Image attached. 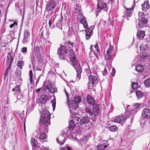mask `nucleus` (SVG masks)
Instances as JSON below:
<instances>
[{
    "label": "nucleus",
    "instance_id": "nucleus-1",
    "mask_svg": "<svg viewBox=\"0 0 150 150\" xmlns=\"http://www.w3.org/2000/svg\"><path fill=\"white\" fill-rule=\"evenodd\" d=\"M50 113L48 111H47L44 109H42V110L40 125L41 124L43 126L46 127L45 128H47V126L49 125V122H50L49 124L50 125Z\"/></svg>",
    "mask_w": 150,
    "mask_h": 150
},
{
    "label": "nucleus",
    "instance_id": "nucleus-2",
    "mask_svg": "<svg viewBox=\"0 0 150 150\" xmlns=\"http://www.w3.org/2000/svg\"><path fill=\"white\" fill-rule=\"evenodd\" d=\"M70 59L72 62L73 66L76 71L77 78H78L79 80L80 78L81 74L82 72V69L79 64L76 63L75 61L76 58H75V55L74 54H72L70 55Z\"/></svg>",
    "mask_w": 150,
    "mask_h": 150
},
{
    "label": "nucleus",
    "instance_id": "nucleus-3",
    "mask_svg": "<svg viewBox=\"0 0 150 150\" xmlns=\"http://www.w3.org/2000/svg\"><path fill=\"white\" fill-rule=\"evenodd\" d=\"M58 1V0H50L47 2L46 5V11L49 12L53 10L56 7Z\"/></svg>",
    "mask_w": 150,
    "mask_h": 150
},
{
    "label": "nucleus",
    "instance_id": "nucleus-4",
    "mask_svg": "<svg viewBox=\"0 0 150 150\" xmlns=\"http://www.w3.org/2000/svg\"><path fill=\"white\" fill-rule=\"evenodd\" d=\"M68 104L69 107V109L70 114H74L75 112L74 111L77 110L79 107L78 104L76 103L75 102L71 100L68 102Z\"/></svg>",
    "mask_w": 150,
    "mask_h": 150
},
{
    "label": "nucleus",
    "instance_id": "nucleus-5",
    "mask_svg": "<svg viewBox=\"0 0 150 150\" xmlns=\"http://www.w3.org/2000/svg\"><path fill=\"white\" fill-rule=\"evenodd\" d=\"M45 128L43 126L40 127L38 129V131L39 132L38 134H40L39 139L40 140H44L47 138V135L45 133Z\"/></svg>",
    "mask_w": 150,
    "mask_h": 150
},
{
    "label": "nucleus",
    "instance_id": "nucleus-6",
    "mask_svg": "<svg viewBox=\"0 0 150 150\" xmlns=\"http://www.w3.org/2000/svg\"><path fill=\"white\" fill-rule=\"evenodd\" d=\"M98 9L99 11H100L102 9L103 10L105 11H107L108 8L107 7L106 4L103 2L102 0H97Z\"/></svg>",
    "mask_w": 150,
    "mask_h": 150
},
{
    "label": "nucleus",
    "instance_id": "nucleus-7",
    "mask_svg": "<svg viewBox=\"0 0 150 150\" xmlns=\"http://www.w3.org/2000/svg\"><path fill=\"white\" fill-rule=\"evenodd\" d=\"M138 20L139 21L138 24L136 25V28L137 29H139L143 27L144 26L147 24L148 21L146 18H143L141 19H138Z\"/></svg>",
    "mask_w": 150,
    "mask_h": 150
},
{
    "label": "nucleus",
    "instance_id": "nucleus-8",
    "mask_svg": "<svg viewBox=\"0 0 150 150\" xmlns=\"http://www.w3.org/2000/svg\"><path fill=\"white\" fill-rule=\"evenodd\" d=\"M94 26L93 25L91 26L90 28H88L85 30L86 38V40H88L93 34V30Z\"/></svg>",
    "mask_w": 150,
    "mask_h": 150
},
{
    "label": "nucleus",
    "instance_id": "nucleus-9",
    "mask_svg": "<svg viewBox=\"0 0 150 150\" xmlns=\"http://www.w3.org/2000/svg\"><path fill=\"white\" fill-rule=\"evenodd\" d=\"M45 87L47 89V90L50 93H53L55 91V92H57V91H55V88L52 85L50 81L48 82Z\"/></svg>",
    "mask_w": 150,
    "mask_h": 150
},
{
    "label": "nucleus",
    "instance_id": "nucleus-10",
    "mask_svg": "<svg viewBox=\"0 0 150 150\" xmlns=\"http://www.w3.org/2000/svg\"><path fill=\"white\" fill-rule=\"evenodd\" d=\"M125 120L124 117L123 116H117L112 120L113 122L119 123H122Z\"/></svg>",
    "mask_w": 150,
    "mask_h": 150
},
{
    "label": "nucleus",
    "instance_id": "nucleus-11",
    "mask_svg": "<svg viewBox=\"0 0 150 150\" xmlns=\"http://www.w3.org/2000/svg\"><path fill=\"white\" fill-rule=\"evenodd\" d=\"M48 96L47 95H42L40 96L39 98L38 103L41 104H43L46 103L47 100L48 99Z\"/></svg>",
    "mask_w": 150,
    "mask_h": 150
},
{
    "label": "nucleus",
    "instance_id": "nucleus-12",
    "mask_svg": "<svg viewBox=\"0 0 150 150\" xmlns=\"http://www.w3.org/2000/svg\"><path fill=\"white\" fill-rule=\"evenodd\" d=\"M88 83L90 86H93L94 85L95 82L97 81V78L95 76L90 75L88 77Z\"/></svg>",
    "mask_w": 150,
    "mask_h": 150
},
{
    "label": "nucleus",
    "instance_id": "nucleus-13",
    "mask_svg": "<svg viewBox=\"0 0 150 150\" xmlns=\"http://www.w3.org/2000/svg\"><path fill=\"white\" fill-rule=\"evenodd\" d=\"M142 115L144 118H150V110L147 108L144 109L142 112Z\"/></svg>",
    "mask_w": 150,
    "mask_h": 150
},
{
    "label": "nucleus",
    "instance_id": "nucleus-14",
    "mask_svg": "<svg viewBox=\"0 0 150 150\" xmlns=\"http://www.w3.org/2000/svg\"><path fill=\"white\" fill-rule=\"evenodd\" d=\"M113 50V47L112 46H110L107 51L105 56V58L108 60H109L111 57V54Z\"/></svg>",
    "mask_w": 150,
    "mask_h": 150
},
{
    "label": "nucleus",
    "instance_id": "nucleus-15",
    "mask_svg": "<svg viewBox=\"0 0 150 150\" xmlns=\"http://www.w3.org/2000/svg\"><path fill=\"white\" fill-rule=\"evenodd\" d=\"M90 122V118L88 117H83L80 120L79 123L81 125L87 124Z\"/></svg>",
    "mask_w": 150,
    "mask_h": 150
},
{
    "label": "nucleus",
    "instance_id": "nucleus-16",
    "mask_svg": "<svg viewBox=\"0 0 150 150\" xmlns=\"http://www.w3.org/2000/svg\"><path fill=\"white\" fill-rule=\"evenodd\" d=\"M67 47L64 46H62L58 49L57 51V54H64L67 53Z\"/></svg>",
    "mask_w": 150,
    "mask_h": 150
},
{
    "label": "nucleus",
    "instance_id": "nucleus-17",
    "mask_svg": "<svg viewBox=\"0 0 150 150\" xmlns=\"http://www.w3.org/2000/svg\"><path fill=\"white\" fill-rule=\"evenodd\" d=\"M149 1H144L143 4H142V10L143 11H146L150 8V6L149 3Z\"/></svg>",
    "mask_w": 150,
    "mask_h": 150
},
{
    "label": "nucleus",
    "instance_id": "nucleus-18",
    "mask_svg": "<svg viewBox=\"0 0 150 150\" xmlns=\"http://www.w3.org/2000/svg\"><path fill=\"white\" fill-rule=\"evenodd\" d=\"M93 107V114L95 116L97 115L100 111L99 105L95 104H94Z\"/></svg>",
    "mask_w": 150,
    "mask_h": 150
},
{
    "label": "nucleus",
    "instance_id": "nucleus-19",
    "mask_svg": "<svg viewBox=\"0 0 150 150\" xmlns=\"http://www.w3.org/2000/svg\"><path fill=\"white\" fill-rule=\"evenodd\" d=\"M65 141L64 137L63 135H60L57 139V143L62 145L64 144Z\"/></svg>",
    "mask_w": 150,
    "mask_h": 150
},
{
    "label": "nucleus",
    "instance_id": "nucleus-20",
    "mask_svg": "<svg viewBox=\"0 0 150 150\" xmlns=\"http://www.w3.org/2000/svg\"><path fill=\"white\" fill-rule=\"evenodd\" d=\"M13 60V58L11 56V54L10 53H8L7 57L6 64L11 67V64Z\"/></svg>",
    "mask_w": 150,
    "mask_h": 150
},
{
    "label": "nucleus",
    "instance_id": "nucleus-21",
    "mask_svg": "<svg viewBox=\"0 0 150 150\" xmlns=\"http://www.w3.org/2000/svg\"><path fill=\"white\" fill-rule=\"evenodd\" d=\"M87 101L89 104L91 105H93L94 104L95 101L93 98L91 96L88 95L87 97Z\"/></svg>",
    "mask_w": 150,
    "mask_h": 150
},
{
    "label": "nucleus",
    "instance_id": "nucleus-22",
    "mask_svg": "<svg viewBox=\"0 0 150 150\" xmlns=\"http://www.w3.org/2000/svg\"><path fill=\"white\" fill-rule=\"evenodd\" d=\"M145 35V32L143 31H138L137 33V36L140 40L142 39Z\"/></svg>",
    "mask_w": 150,
    "mask_h": 150
},
{
    "label": "nucleus",
    "instance_id": "nucleus-23",
    "mask_svg": "<svg viewBox=\"0 0 150 150\" xmlns=\"http://www.w3.org/2000/svg\"><path fill=\"white\" fill-rule=\"evenodd\" d=\"M12 91L15 92V95H17L18 93H20L21 91V86L20 85H16L15 88H13Z\"/></svg>",
    "mask_w": 150,
    "mask_h": 150
},
{
    "label": "nucleus",
    "instance_id": "nucleus-24",
    "mask_svg": "<svg viewBox=\"0 0 150 150\" xmlns=\"http://www.w3.org/2000/svg\"><path fill=\"white\" fill-rule=\"evenodd\" d=\"M136 70L138 72L141 73L144 70V67L142 65L138 64L136 66Z\"/></svg>",
    "mask_w": 150,
    "mask_h": 150
},
{
    "label": "nucleus",
    "instance_id": "nucleus-25",
    "mask_svg": "<svg viewBox=\"0 0 150 150\" xmlns=\"http://www.w3.org/2000/svg\"><path fill=\"white\" fill-rule=\"evenodd\" d=\"M132 8H127L124 15L125 17L127 18L131 16L132 14Z\"/></svg>",
    "mask_w": 150,
    "mask_h": 150
},
{
    "label": "nucleus",
    "instance_id": "nucleus-26",
    "mask_svg": "<svg viewBox=\"0 0 150 150\" xmlns=\"http://www.w3.org/2000/svg\"><path fill=\"white\" fill-rule=\"evenodd\" d=\"M74 14L75 16L79 17L82 15V12L81 8H76L74 11Z\"/></svg>",
    "mask_w": 150,
    "mask_h": 150
},
{
    "label": "nucleus",
    "instance_id": "nucleus-27",
    "mask_svg": "<svg viewBox=\"0 0 150 150\" xmlns=\"http://www.w3.org/2000/svg\"><path fill=\"white\" fill-rule=\"evenodd\" d=\"M40 49L39 47L34 46L33 54L34 55L37 56L40 54Z\"/></svg>",
    "mask_w": 150,
    "mask_h": 150
},
{
    "label": "nucleus",
    "instance_id": "nucleus-28",
    "mask_svg": "<svg viewBox=\"0 0 150 150\" xmlns=\"http://www.w3.org/2000/svg\"><path fill=\"white\" fill-rule=\"evenodd\" d=\"M63 21V17L62 15L60 16V17L59 20H58V23H57L56 24V27L59 29H60L61 30H62V25L61 22Z\"/></svg>",
    "mask_w": 150,
    "mask_h": 150
},
{
    "label": "nucleus",
    "instance_id": "nucleus-29",
    "mask_svg": "<svg viewBox=\"0 0 150 150\" xmlns=\"http://www.w3.org/2000/svg\"><path fill=\"white\" fill-rule=\"evenodd\" d=\"M31 143L33 149L34 150V149H35L37 146L38 142L34 138H32L31 141Z\"/></svg>",
    "mask_w": 150,
    "mask_h": 150
},
{
    "label": "nucleus",
    "instance_id": "nucleus-30",
    "mask_svg": "<svg viewBox=\"0 0 150 150\" xmlns=\"http://www.w3.org/2000/svg\"><path fill=\"white\" fill-rule=\"evenodd\" d=\"M64 44V46L65 47H67V48L69 47L71 49V48L73 47L74 43L69 41H68L66 42Z\"/></svg>",
    "mask_w": 150,
    "mask_h": 150
},
{
    "label": "nucleus",
    "instance_id": "nucleus-31",
    "mask_svg": "<svg viewBox=\"0 0 150 150\" xmlns=\"http://www.w3.org/2000/svg\"><path fill=\"white\" fill-rule=\"evenodd\" d=\"M98 150H103L107 147L105 144H98L96 146Z\"/></svg>",
    "mask_w": 150,
    "mask_h": 150
},
{
    "label": "nucleus",
    "instance_id": "nucleus-32",
    "mask_svg": "<svg viewBox=\"0 0 150 150\" xmlns=\"http://www.w3.org/2000/svg\"><path fill=\"white\" fill-rule=\"evenodd\" d=\"M17 99L22 101H24L25 98L24 97L23 94L21 92L20 93H18L17 94Z\"/></svg>",
    "mask_w": 150,
    "mask_h": 150
},
{
    "label": "nucleus",
    "instance_id": "nucleus-33",
    "mask_svg": "<svg viewBox=\"0 0 150 150\" xmlns=\"http://www.w3.org/2000/svg\"><path fill=\"white\" fill-rule=\"evenodd\" d=\"M69 128L71 130L73 129L75 126V122L73 119L71 120L69 122Z\"/></svg>",
    "mask_w": 150,
    "mask_h": 150
},
{
    "label": "nucleus",
    "instance_id": "nucleus-34",
    "mask_svg": "<svg viewBox=\"0 0 150 150\" xmlns=\"http://www.w3.org/2000/svg\"><path fill=\"white\" fill-rule=\"evenodd\" d=\"M86 112L90 117H92L93 114V112L91 111V109L89 107H86L85 108Z\"/></svg>",
    "mask_w": 150,
    "mask_h": 150
},
{
    "label": "nucleus",
    "instance_id": "nucleus-35",
    "mask_svg": "<svg viewBox=\"0 0 150 150\" xmlns=\"http://www.w3.org/2000/svg\"><path fill=\"white\" fill-rule=\"evenodd\" d=\"M136 95L138 99H139L142 98L143 96V94L140 91L137 90L136 92Z\"/></svg>",
    "mask_w": 150,
    "mask_h": 150
},
{
    "label": "nucleus",
    "instance_id": "nucleus-36",
    "mask_svg": "<svg viewBox=\"0 0 150 150\" xmlns=\"http://www.w3.org/2000/svg\"><path fill=\"white\" fill-rule=\"evenodd\" d=\"M16 65L21 69H22L24 65V62L23 61H18Z\"/></svg>",
    "mask_w": 150,
    "mask_h": 150
},
{
    "label": "nucleus",
    "instance_id": "nucleus-37",
    "mask_svg": "<svg viewBox=\"0 0 150 150\" xmlns=\"http://www.w3.org/2000/svg\"><path fill=\"white\" fill-rule=\"evenodd\" d=\"M11 67L10 66H9L7 68L6 70L5 71L4 75V81L5 80V79L6 78L8 71H9L11 69Z\"/></svg>",
    "mask_w": 150,
    "mask_h": 150
},
{
    "label": "nucleus",
    "instance_id": "nucleus-38",
    "mask_svg": "<svg viewBox=\"0 0 150 150\" xmlns=\"http://www.w3.org/2000/svg\"><path fill=\"white\" fill-rule=\"evenodd\" d=\"M76 112H75L74 114H73V113L71 115L70 114V116L71 118H72L74 121H79V118L76 117Z\"/></svg>",
    "mask_w": 150,
    "mask_h": 150
},
{
    "label": "nucleus",
    "instance_id": "nucleus-39",
    "mask_svg": "<svg viewBox=\"0 0 150 150\" xmlns=\"http://www.w3.org/2000/svg\"><path fill=\"white\" fill-rule=\"evenodd\" d=\"M148 47L147 45H144L143 44L141 45L140 46V49L141 50L146 51L148 49Z\"/></svg>",
    "mask_w": 150,
    "mask_h": 150
},
{
    "label": "nucleus",
    "instance_id": "nucleus-40",
    "mask_svg": "<svg viewBox=\"0 0 150 150\" xmlns=\"http://www.w3.org/2000/svg\"><path fill=\"white\" fill-rule=\"evenodd\" d=\"M144 83L145 86L146 87L150 86V78H148L146 80H145L144 82Z\"/></svg>",
    "mask_w": 150,
    "mask_h": 150
},
{
    "label": "nucleus",
    "instance_id": "nucleus-41",
    "mask_svg": "<svg viewBox=\"0 0 150 150\" xmlns=\"http://www.w3.org/2000/svg\"><path fill=\"white\" fill-rule=\"evenodd\" d=\"M71 11L69 10L67 11L66 14L64 15V16L66 18V19H70V15Z\"/></svg>",
    "mask_w": 150,
    "mask_h": 150
},
{
    "label": "nucleus",
    "instance_id": "nucleus-42",
    "mask_svg": "<svg viewBox=\"0 0 150 150\" xmlns=\"http://www.w3.org/2000/svg\"><path fill=\"white\" fill-rule=\"evenodd\" d=\"M73 101L75 102L76 103L78 104L79 103L81 102V99L79 96H76L74 97V100Z\"/></svg>",
    "mask_w": 150,
    "mask_h": 150
},
{
    "label": "nucleus",
    "instance_id": "nucleus-43",
    "mask_svg": "<svg viewBox=\"0 0 150 150\" xmlns=\"http://www.w3.org/2000/svg\"><path fill=\"white\" fill-rule=\"evenodd\" d=\"M139 19H141L143 18H145V15L142 12H139L138 13Z\"/></svg>",
    "mask_w": 150,
    "mask_h": 150
},
{
    "label": "nucleus",
    "instance_id": "nucleus-44",
    "mask_svg": "<svg viewBox=\"0 0 150 150\" xmlns=\"http://www.w3.org/2000/svg\"><path fill=\"white\" fill-rule=\"evenodd\" d=\"M110 130L111 131L114 132L118 129L117 127L115 125H113L110 127Z\"/></svg>",
    "mask_w": 150,
    "mask_h": 150
},
{
    "label": "nucleus",
    "instance_id": "nucleus-45",
    "mask_svg": "<svg viewBox=\"0 0 150 150\" xmlns=\"http://www.w3.org/2000/svg\"><path fill=\"white\" fill-rule=\"evenodd\" d=\"M132 88L134 90H136L137 88H139L138 85L137 83H136L134 82H133L132 83Z\"/></svg>",
    "mask_w": 150,
    "mask_h": 150
},
{
    "label": "nucleus",
    "instance_id": "nucleus-46",
    "mask_svg": "<svg viewBox=\"0 0 150 150\" xmlns=\"http://www.w3.org/2000/svg\"><path fill=\"white\" fill-rule=\"evenodd\" d=\"M94 47L95 48L97 52H98V54L100 56H101L100 52L98 48V43L97 42V43L94 46Z\"/></svg>",
    "mask_w": 150,
    "mask_h": 150
},
{
    "label": "nucleus",
    "instance_id": "nucleus-47",
    "mask_svg": "<svg viewBox=\"0 0 150 150\" xmlns=\"http://www.w3.org/2000/svg\"><path fill=\"white\" fill-rule=\"evenodd\" d=\"M50 102L52 103V108L53 110L55 109L56 106V100L55 99H53L51 100Z\"/></svg>",
    "mask_w": 150,
    "mask_h": 150
},
{
    "label": "nucleus",
    "instance_id": "nucleus-48",
    "mask_svg": "<svg viewBox=\"0 0 150 150\" xmlns=\"http://www.w3.org/2000/svg\"><path fill=\"white\" fill-rule=\"evenodd\" d=\"M30 35V33L29 31L28 30H25L24 32V37L28 38Z\"/></svg>",
    "mask_w": 150,
    "mask_h": 150
},
{
    "label": "nucleus",
    "instance_id": "nucleus-49",
    "mask_svg": "<svg viewBox=\"0 0 150 150\" xmlns=\"http://www.w3.org/2000/svg\"><path fill=\"white\" fill-rule=\"evenodd\" d=\"M87 140V138L86 137H84L81 138L80 139V142L82 144H85Z\"/></svg>",
    "mask_w": 150,
    "mask_h": 150
},
{
    "label": "nucleus",
    "instance_id": "nucleus-50",
    "mask_svg": "<svg viewBox=\"0 0 150 150\" xmlns=\"http://www.w3.org/2000/svg\"><path fill=\"white\" fill-rule=\"evenodd\" d=\"M15 74L16 76L20 77L21 75V72L20 70H17L15 71Z\"/></svg>",
    "mask_w": 150,
    "mask_h": 150
},
{
    "label": "nucleus",
    "instance_id": "nucleus-51",
    "mask_svg": "<svg viewBox=\"0 0 150 150\" xmlns=\"http://www.w3.org/2000/svg\"><path fill=\"white\" fill-rule=\"evenodd\" d=\"M29 75L30 76V83H31L32 82L33 79V72L32 70H30L29 71Z\"/></svg>",
    "mask_w": 150,
    "mask_h": 150
},
{
    "label": "nucleus",
    "instance_id": "nucleus-52",
    "mask_svg": "<svg viewBox=\"0 0 150 150\" xmlns=\"http://www.w3.org/2000/svg\"><path fill=\"white\" fill-rule=\"evenodd\" d=\"M66 149L67 150H72L71 147L69 145H67L66 148L64 147H61L60 148V150H66Z\"/></svg>",
    "mask_w": 150,
    "mask_h": 150
},
{
    "label": "nucleus",
    "instance_id": "nucleus-53",
    "mask_svg": "<svg viewBox=\"0 0 150 150\" xmlns=\"http://www.w3.org/2000/svg\"><path fill=\"white\" fill-rule=\"evenodd\" d=\"M141 104L140 103H137L134 104L133 107L134 109H137L139 108L140 107Z\"/></svg>",
    "mask_w": 150,
    "mask_h": 150
},
{
    "label": "nucleus",
    "instance_id": "nucleus-54",
    "mask_svg": "<svg viewBox=\"0 0 150 150\" xmlns=\"http://www.w3.org/2000/svg\"><path fill=\"white\" fill-rule=\"evenodd\" d=\"M109 21V23H108V25H112V23L114 22V20L112 19H110V18L109 17L108 19V20L107 21V22H108Z\"/></svg>",
    "mask_w": 150,
    "mask_h": 150
},
{
    "label": "nucleus",
    "instance_id": "nucleus-55",
    "mask_svg": "<svg viewBox=\"0 0 150 150\" xmlns=\"http://www.w3.org/2000/svg\"><path fill=\"white\" fill-rule=\"evenodd\" d=\"M37 57L38 60L40 61L41 62L42 61V57L41 55H39Z\"/></svg>",
    "mask_w": 150,
    "mask_h": 150
},
{
    "label": "nucleus",
    "instance_id": "nucleus-56",
    "mask_svg": "<svg viewBox=\"0 0 150 150\" xmlns=\"http://www.w3.org/2000/svg\"><path fill=\"white\" fill-rule=\"evenodd\" d=\"M28 38L26 37H24L23 38L22 40V42L23 44L26 43L28 41Z\"/></svg>",
    "mask_w": 150,
    "mask_h": 150
},
{
    "label": "nucleus",
    "instance_id": "nucleus-57",
    "mask_svg": "<svg viewBox=\"0 0 150 150\" xmlns=\"http://www.w3.org/2000/svg\"><path fill=\"white\" fill-rule=\"evenodd\" d=\"M105 68L107 70L108 69L109 71L111 68V66L107 64L106 65Z\"/></svg>",
    "mask_w": 150,
    "mask_h": 150
},
{
    "label": "nucleus",
    "instance_id": "nucleus-58",
    "mask_svg": "<svg viewBox=\"0 0 150 150\" xmlns=\"http://www.w3.org/2000/svg\"><path fill=\"white\" fill-rule=\"evenodd\" d=\"M108 73L107 70L105 68L104 71L103 72V76H105Z\"/></svg>",
    "mask_w": 150,
    "mask_h": 150
},
{
    "label": "nucleus",
    "instance_id": "nucleus-59",
    "mask_svg": "<svg viewBox=\"0 0 150 150\" xmlns=\"http://www.w3.org/2000/svg\"><path fill=\"white\" fill-rule=\"evenodd\" d=\"M80 22V23L83 24H85V23L87 22L86 21V20L84 19L81 20Z\"/></svg>",
    "mask_w": 150,
    "mask_h": 150
},
{
    "label": "nucleus",
    "instance_id": "nucleus-60",
    "mask_svg": "<svg viewBox=\"0 0 150 150\" xmlns=\"http://www.w3.org/2000/svg\"><path fill=\"white\" fill-rule=\"evenodd\" d=\"M27 49L26 47H23L21 49V52L24 53L27 51Z\"/></svg>",
    "mask_w": 150,
    "mask_h": 150
},
{
    "label": "nucleus",
    "instance_id": "nucleus-61",
    "mask_svg": "<svg viewBox=\"0 0 150 150\" xmlns=\"http://www.w3.org/2000/svg\"><path fill=\"white\" fill-rule=\"evenodd\" d=\"M59 55V56L60 58L62 59H64V54H58Z\"/></svg>",
    "mask_w": 150,
    "mask_h": 150
},
{
    "label": "nucleus",
    "instance_id": "nucleus-62",
    "mask_svg": "<svg viewBox=\"0 0 150 150\" xmlns=\"http://www.w3.org/2000/svg\"><path fill=\"white\" fill-rule=\"evenodd\" d=\"M15 24H16V25L17 24L16 22H14L13 23V24H11V25H10L9 26H10V28H13V27L15 25Z\"/></svg>",
    "mask_w": 150,
    "mask_h": 150
},
{
    "label": "nucleus",
    "instance_id": "nucleus-63",
    "mask_svg": "<svg viewBox=\"0 0 150 150\" xmlns=\"http://www.w3.org/2000/svg\"><path fill=\"white\" fill-rule=\"evenodd\" d=\"M64 91L66 95V96L67 97V99H69V98H69V94H68V93L67 92V91L65 89H64Z\"/></svg>",
    "mask_w": 150,
    "mask_h": 150
},
{
    "label": "nucleus",
    "instance_id": "nucleus-64",
    "mask_svg": "<svg viewBox=\"0 0 150 150\" xmlns=\"http://www.w3.org/2000/svg\"><path fill=\"white\" fill-rule=\"evenodd\" d=\"M115 70L113 68L112 69V76H114L115 75Z\"/></svg>",
    "mask_w": 150,
    "mask_h": 150
}]
</instances>
